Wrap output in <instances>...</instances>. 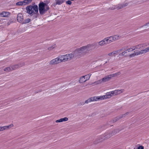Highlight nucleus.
Wrapping results in <instances>:
<instances>
[{"instance_id":"nucleus-6","label":"nucleus","mask_w":149,"mask_h":149,"mask_svg":"<svg viewBox=\"0 0 149 149\" xmlns=\"http://www.w3.org/2000/svg\"><path fill=\"white\" fill-rule=\"evenodd\" d=\"M129 113V112H126V113H125L124 114H123L121 115H120V116H118L116 117L115 118H114L113 120H111L110 121L109 123H108L107 124V125H109V123H114L115 122H116L117 120H118L120 119L125 116L127 115H128Z\"/></svg>"},{"instance_id":"nucleus-20","label":"nucleus","mask_w":149,"mask_h":149,"mask_svg":"<svg viewBox=\"0 0 149 149\" xmlns=\"http://www.w3.org/2000/svg\"><path fill=\"white\" fill-rule=\"evenodd\" d=\"M4 71L6 72H8L12 71L10 66V67H7L4 69Z\"/></svg>"},{"instance_id":"nucleus-3","label":"nucleus","mask_w":149,"mask_h":149,"mask_svg":"<svg viewBox=\"0 0 149 149\" xmlns=\"http://www.w3.org/2000/svg\"><path fill=\"white\" fill-rule=\"evenodd\" d=\"M27 10L26 13L28 14H31L33 13H36L38 14V7L37 5H35L33 6L29 5L26 8Z\"/></svg>"},{"instance_id":"nucleus-4","label":"nucleus","mask_w":149,"mask_h":149,"mask_svg":"<svg viewBox=\"0 0 149 149\" xmlns=\"http://www.w3.org/2000/svg\"><path fill=\"white\" fill-rule=\"evenodd\" d=\"M60 58L63 61H66L70 60L74 56L73 53H71L68 54L61 55L59 56Z\"/></svg>"},{"instance_id":"nucleus-22","label":"nucleus","mask_w":149,"mask_h":149,"mask_svg":"<svg viewBox=\"0 0 149 149\" xmlns=\"http://www.w3.org/2000/svg\"><path fill=\"white\" fill-rule=\"evenodd\" d=\"M120 131V130H119V129H116V130H114L111 132L113 135H114L118 133Z\"/></svg>"},{"instance_id":"nucleus-36","label":"nucleus","mask_w":149,"mask_h":149,"mask_svg":"<svg viewBox=\"0 0 149 149\" xmlns=\"http://www.w3.org/2000/svg\"><path fill=\"white\" fill-rule=\"evenodd\" d=\"M17 6H22V1H20L17 2L16 3Z\"/></svg>"},{"instance_id":"nucleus-40","label":"nucleus","mask_w":149,"mask_h":149,"mask_svg":"<svg viewBox=\"0 0 149 149\" xmlns=\"http://www.w3.org/2000/svg\"><path fill=\"white\" fill-rule=\"evenodd\" d=\"M58 2V1L57 0H56V3H53L52 4V6L55 7V6L56 5H58V4H57V2Z\"/></svg>"},{"instance_id":"nucleus-50","label":"nucleus","mask_w":149,"mask_h":149,"mask_svg":"<svg viewBox=\"0 0 149 149\" xmlns=\"http://www.w3.org/2000/svg\"><path fill=\"white\" fill-rule=\"evenodd\" d=\"M4 130V129L3 127H0V131H2Z\"/></svg>"},{"instance_id":"nucleus-33","label":"nucleus","mask_w":149,"mask_h":149,"mask_svg":"<svg viewBox=\"0 0 149 149\" xmlns=\"http://www.w3.org/2000/svg\"><path fill=\"white\" fill-rule=\"evenodd\" d=\"M122 49H120V50H118L117 51H114V52H112V53H113V55H114L115 54H116L117 53H119L120 52V51L122 50Z\"/></svg>"},{"instance_id":"nucleus-39","label":"nucleus","mask_w":149,"mask_h":149,"mask_svg":"<svg viewBox=\"0 0 149 149\" xmlns=\"http://www.w3.org/2000/svg\"><path fill=\"white\" fill-rule=\"evenodd\" d=\"M135 56V54L134 53L130 54L129 56L130 58H131L132 57H134Z\"/></svg>"},{"instance_id":"nucleus-41","label":"nucleus","mask_w":149,"mask_h":149,"mask_svg":"<svg viewBox=\"0 0 149 149\" xmlns=\"http://www.w3.org/2000/svg\"><path fill=\"white\" fill-rule=\"evenodd\" d=\"M137 149H144V147L142 146H139Z\"/></svg>"},{"instance_id":"nucleus-2","label":"nucleus","mask_w":149,"mask_h":149,"mask_svg":"<svg viewBox=\"0 0 149 149\" xmlns=\"http://www.w3.org/2000/svg\"><path fill=\"white\" fill-rule=\"evenodd\" d=\"M83 47V46L81 47L77 48L73 52L75 58H79L86 54V52Z\"/></svg>"},{"instance_id":"nucleus-43","label":"nucleus","mask_w":149,"mask_h":149,"mask_svg":"<svg viewBox=\"0 0 149 149\" xmlns=\"http://www.w3.org/2000/svg\"><path fill=\"white\" fill-rule=\"evenodd\" d=\"M134 52L135 53V56H137L138 55H140V52H135V51Z\"/></svg>"},{"instance_id":"nucleus-30","label":"nucleus","mask_w":149,"mask_h":149,"mask_svg":"<svg viewBox=\"0 0 149 149\" xmlns=\"http://www.w3.org/2000/svg\"><path fill=\"white\" fill-rule=\"evenodd\" d=\"M142 47H143V45L140 44L136 45L135 47V48L136 49H141Z\"/></svg>"},{"instance_id":"nucleus-15","label":"nucleus","mask_w":149,"mask_h":149,"mask_svg":"<svg viewBox=\"0 0 149 149\" xmlns=\"http://www.w3.org/2000/svg\"><path fill=\"white\" fill-rule=\"evenodd\" d=\"M128 5V4L127 3H125L123 4H118L117 7V8L118 9H120L126 7Z\"/></svg>"},{"instance_id":"nucleus-32","label":"nucleus","mask_w":149,"mask_h":149,"mask_svg":"<svg viewBox=\"0 0 149 149\" xmlns=\"http://www.w3.org/2000/svg\"><path fill=\"white\" fill-rule=\"evenodd\" d=\"M109 38L108 37H107L104 38L103 40H104V42H105V45H107L108 44V41Z\"/></svg>"},{"instance_id":"nucleus-52","label":"nucleus","mask_w":149,"mask_h":149,"mask_svg":"<svg viewBox=\"0 0 149 149\" xmlns=\"http://www.w3.org/2000/svg\"><path fill=\"white\" fill-rule=\"evenodd\" d=\"M111 42H112V41L110 40L109 39L108 41V44L110 43Z\"/></svg>"},{"instance_id":"nucleus-13","label":"nucleus","mask_w":149,"mask_h":149,"mask_svg":"<svg viewBox=\"0 0 149 149\" xmlns=\"http://www.w3.org/2000/svg\"><path fill=\"white\" fill-rule=\"evenodd\" d=\"M9 14V13L8 12H3L0 14V16L1 17H7Z\"/></svg>"},{"instance_id":"nucleus-29","label":"nucleus","mask_w":149,"mask_h":149,"mask_svg":"<svg viewBox=\"0 0 149 149\" xmlns=\"http://www.w3.org/2000/svg\"><path fill=\"white\" fill-rule=\"evenodd\" d=\"M13 126V124L10 125L8 126H3V128L4 129V130H6V129H9L11 127Z\"/></svg>"},{"instance_id":"nucleus-9","label":"nucleus","mask_w":149,"mask_h":149,"mask_svg":"<svg viewBox=\"0 0 149 149\" xmlns=\"http://www.w3.org/2000/svg\"><path fill=\"white\" fill-rule=\"evenodd\" d=\"M23 16L22 13H19L17 17V21L22 24V22L23 21Z\"/></svg>"},{"instance_id":"nucleus-26","label":"nucleus","mask_w":149,"mask_h":149,"mask_svg":"<svg viewBox=\"0 0 149 149\" xmlns=\"http://www.w3.org/2000/svg\"><path fill=\"white\" fill-rule=\"evenodd\" d=\"M58 2L57 3L58 4V5H60L63 3L66 0H57Z\"/></svg>"},{"instance_id":"nucleus-46","label":"nucleus","mask_w":149,"mask_h":149,"mask_svg":"<svg viewBox=\"0 0 149 149\" xmlns=\"http://www.w3.org/2000/svg\"><path fill=\"white\" fill-rule=\"evenodd\" d=\"M124 50H125V51H124V52L125 53V54L126 53H127L128 52V50L127 49H125L124 48H123Z\"/></svg>"},{"instance_id":"nucleus-58","label":"nucleus","mask_w":149,"mask_h":149,"mask_svg":"<svg viewBox=\"0 0 149 149\" xmlns=\"http://www.w3.org/2000/svg\"><path fill=\"white\" fill-rule=\"evenodd\" d=\"M43 3H46V0H45L43 2Z\"/></svg>"},{"instance_id":"nucleus-23","label":"nucleus","mask_w":149,"mask_h":149,"mask_svg":"<svg viewBox=\"0 0 149 149\" xmlns=\"http://www.w3.org/2000/svg\"><path fill=\"white\" fill-rule=\"evenodd\" d=\"M100 100H102L104 99L109 98L108 97H107V95L106 94L103 96H100Z\"/></svg>"},{"instance_id":"nucleus-54","label":"nucleus","mask_w":149,"mask_h":149,"mask_svg":"<svg viewBox=\"0 0 149 149\" xmlns=\"http://www.w3.org/2000/svg\"><path fill=\"white\" fill-rule=\"evenodd\" d=\"M148 24H149V22H148L146 24H144L143 26H146L147 25H148Z\"/></svg>"},{"instance_id":"nucleus-28","label":"nucleus","mask_w":149,"mask_h":149,"mask_svg":"<svg viewBox=\"0 0 149 149\" xmlns=\"http://www.w3.org/2000/svg\"><path fill=\"white\" fill-rule=\"evenodd\" d=\"M143 51L144 52V53L145 54V53H146L148 52H149V46L146 48L144 49H143Z\"/></svg>"},{"instance_id":"nucleus-45","label":"nucleus","mask_w":149,"mask_h":149,"mask_svg":"<svg viewBox=\"0 0 149 149\" xmlns=\"http://www.w3.org/2000/svg\"><path fill=\"white\" fill-rule=\"evenodd\" d=\"M125 53L124 52H123L121 53V55L122 56H127V55H125Z\"/></svg>"},{"instance_id":"nucleus-18","label":"nucleus","mask_w":149,"mask_h":149,"mask_svg":"<svg viewBox=\"0 0 149 149\" xmlns=\"http://www.w3.org/2000/svg\"><path fill=\"white\" fill-rule=\"evenodd\" d=\"M120 91V90H118L111 91L113 96V95H116L119 94L120 93H119L118 92Z\"/></svg>"},{"instance_id":"nucleus-59","label":"nucleus","mask_w":149,"mask_h":149,"mask_svg":"<svg viewBox=\"0 0 149 149\" xmlns=\"http://www.w3.org/2000/svg\"><path fill=\"white\" fill-rule=\"evenodd\" d=\"M134 48H135L134 47H133V49H134Z\"/></svg>"},{"instance_id":"nucleus-19","label":"nucleus","mask_w":149,"mask_h":149,"mask_svg":"<svg viewBox=\"0 0 149 149\" xmlns=\"http://www.w3.org/2000/svg\"><path fill=\"white\" fill-rule=\"evenodd\" d=\"M31 15V16H33L34 18H36L39 15V13H38V14L34 12L32 14H30Z\"/></svg>"},{"instance_id":"nucleus-57","label":"nucleus","mask_w":149,"mask_h":149,"mask_svg":"<svg viewBox=\"0 0 149 149\" xmlns=\"http://www.w3.org/2000/svg\"><path fill=\"white\" fill-rule=\"evenodd\" d=\"M143 26H143H143H141L140 27V28H142V27H143Z\"/></svg>"},{"instance_id":"nucleus-8","label":"nucleus","mask_w":149,"mask_h":149,"mask_svg":"<svg viewBox=\"0 0 149 149\" xmlns=\"http://www.w3.org/2000/svg\"><path fill=\"white\" fill-rule=\"evenodd\" d=\"M89 79V77L88 78L87 76L86 75L80 77L79 80V82L80 83H82L83 82H86L87 80H88Z\"/></svg>"},{"instance_id":"nucleus-48","label":"nucleus","mask_w":149,"mask_h":149,"mask_svg":"<svg viewBox=\"0 0 149 149\" xmlns=\"http://www.w3.org/2000/svg\"><path fill=\"white\" fill-rule=\"evenodd\" d=\"M13 21H11V22H8L7 23V25L8 26L10 24H11V23H13Z\"/></svg>"},{"instance_id":"nucleus-31","label":"nucleus","mask_w":149,"mask_h":149,"mask_svg":"<svg viewBox=\"0 0 149 149\" xmlns=\"http://www.w3.org/2000/svg\"><path fill=\"white\" fill-rule=\"evenodd\" d=\"M56 47L55 44L51 46V47H48V49L49 50H51L54 49Z\"/></svg>"},{"instance_id":"nucleus-47","label":"nucleus","mask_w":149,"mask_h":149,"mask_svg":"<svg viewBox=\"0 0 149 149\" xmlns=\"http://www.w3.org/2000/svg\"><path fill=\"white\" fill-rule=\"evenodd\" d=\"M139 52H140V54H144V52L143 51V50H141Z\"/></svg>"},{"instance_id":"nucleus-17","label":"nucleus","mask_w":149,"mask_h":149,"mask_svg":"<svg viewBox=\"0 0 149 149\" xmlns=\"http://www.w3.org/2000/svg\"><path fill=\"white\" fill-rule=\"evenodd\" d=\"M91 98L92 100V101H97L98 100H100V96L97 97L94 96L91 97Z\"/></svg>"},{"instance_id":"nucleus-5","label":"nucleus","mask_w":149,"mask_h":149,"mask_svg":"<svg viewBox=\"0 0 149 149\" xmlns=\"http://www.w3.org/2000/svg\"><path fill=\"white\" fill-rule=\"evenodd\" d=\"M85 50L89 51L90 50H92L97 48V43H94L91 44H88L86 46H83Z\"/></svg>"},{"instance_id":"nucleus-12","label":"nucleus","mask_w":149,"mask_h":149,"mask_svg":"<svg viewBox=\"0 0 149 149\" xmlns=\"http://www.w3.org/2000/svg\"><path fill=\"white\" fill-rule=\"evenodd\" d=\"M119 36L118 35L108 37L109 39L112 41V42L118 39Z\"/></svg>"},{"instance_id":"nucleus-55","label":"nucleus","mask_w":149,"mask_h":149,"mask_svg":"<svg viewBox=\"0 0 149 149\" xmlns=\"http://www.w3.org/2000/svg\"><path fill=\"white\" fill-rule=\"evenodd\" d=\"M86 75L87 76V77L88 78H89H89H90V76L91 75V74H88L87 75Z\"/></svg>"},{"instance_id":"nucleus-42","label":"nucleus","mask_w":149,"mask_h":149,"mask_svg":"<svg viewBox=\"0 0 149 149\" xmlns=\"http://www.w3.org/2000/svg\"><path fill=\"white\" fill-rule=\"evenodd\" d=\"M128 50V52H130V51H132L133 50L135 49V48L133 49L132 48H130L128 49H127Z\"/></svg>"},{"instance_id":"nucleus-49","label":"nucleus","mask_w":149,"mask_h":149,"mask_svg":"<svg viewBox=\"0 0 149 149\" xmlns=\"http://www.w3.org/2000/svg\"><path fill=\"white\" fill-rule=\"evenodd\" d=\"M13 21H11V22H8L7 23V25L8 26L10 24H11V23H13Z\"/></svg>"},{"instance_id":"nucleus-27","label":"nucleus","mask_w":149,"mask_h":149,"mask_svg":"<svg viewBox=\"0 0 149 149\" xmlns=\"http://www.w3.org/2000/svg\"><path fill=\"white\" fill-rule=\"evenodd\" d=\"M106 94L109 98H110L113 96L111 91L107 93Z\"/></svg>"},{"instance_id":"nucleus-56","label":"nucleus","mask_w":149,"mask_h":149,"mask_svg":"<svg viewBox=\"0 0 149 149\" xmlns=\"http://www.w3.org/2000/svg\"><path fill=\"white\" fill-rule=\"evenodd\" d=\"M13 19H14V20L15 19V18H13V17H12V19H11L9 21V22H11V21H13L14 20H13Z\"/></svg>"},{"instance_id":"nucleus-35","label":"nucleus","mask_w":149,"mask_h":149,"mask_svg":"<svg viewBox=\"0 0 149 149\" xmlns=\"http://www.w3.org/2000/svg\"><path fill=\"white\" fill-rule=\"evenodd\" d=\"M92 101V100L91 99V98H90L88 99L87 100L85 101V103H88Z\"/></svg>"},{"instance_id":"nucleus-21","label":"nucleus","mask_w":149,"mask_h":149,"mask_svg":"<svg viewBox=\"0 0 149 149\" xmlns=\"http://www.w3.org/2000/svg\"><path fill=\"white\" fill-rule=\"evenodd\" d=\"M31 21V19L29 18H27L24 19L22 22V24H25L29 23Z\"/></svg>"},{"instance_id":"nucleus-11","label":"nucleus","mask_w":149,"mask_h":149,"mask_svg":"<svg viewBox=\"0 0 149 149\" xmlns=\"http://www.w3.org/2000/svg\"><path fill=\"white\" fill-rule=\"evenodd\" d=\"M111 78V77L110 75L107 76L104 78H103L102 80V81L104 82H106L110 80Z\"/></svg>"},{"instance_id":"nucleus-51","label":"nucleus","mask_w":149,"mask_h":149,"mask_svg":"<svg viewBox=\"0 0 149 149\" xmlns=\"http://www.w3.org/2000/svg\"><path fill=\"white\" fill-rule=\"evenodd\" d=\"M101 80H99L97 82V83L96 84H100L101 82Z\"/></svg>"},{"instance_id":"nucleus-44","label":"nucleus","mask_w":149,"mask_h":149,"mask_svg":"<svg viewBox=\"0 0 149 149\" xmlns=\"http://www.w3.org/2000/svg\"><path fill=\"white\" fill-rule=\"evenodd\" d=\"M22 5H26V2H25V0H24L23 1H22Z\"/></svg>"},{"instance_id":"nucleus-37","label":"nucleus","mask_w":149,"mask_h":149,"mask_svg":"<svg viewBox=\"0 0 149 149\" xmlns=\"http://www.w3.org/2000/svg\"><path fill=\"white\" fill-rule=\"evenodd\" d=\"M66 3L67 4L70 5L72 4V2L71 1L68 0L66 2Z\"/></svg>"},{"instance_id":"nucleus-7","label":"nucleus","mask_w":149,"mask_h":149,"mask_svg":"<svg viewBox=\"0 0 149 149\" xmlns=\"http://www.w3.org/2000/svg\"><path fill=\"white\" fill-rule=\"evenodd\" d=\"M25 65L24 62L20 63L17 64L11 65L10 67L12 70H15L18 68H20Z\"/></svg>"},{"instance_id":"nucleus-34","label":"nucleus","mask_w":149,"mask_h":149,"mask_svg":"<svg viewBox=\"0 0 149 149\" xmlns=\"http://www.w3.org/2000/svg\"><path fill=\"white\" fill-rule=\"evenodd\" d=\"M25 1L26 5L29 4L32 1V0H25Z\"/></svg>"},{"instance_id":"nucleus-1","label":"nucleus","mask_w":149,"mask_h":149,"mask_svg":"<svg viewBox=\"0 0 149 149\" xmlns=\"http://www.w3.org/2000/svg\"><path fill=\"white\" fill-rule=\"evenodd\" d=\"M46 2L44 3L43 1H41L38 4L39 13L41 15H43L49 10L50 8L48 4L50 3V1L46 0Z\"/></svg>"},{"instance_id":"nucleus-16","label":"nucleus","mask_w":149,"mask_h":149,"mask_svg":"<svg viewBox=\"0 0 149 149\" xmlns=\"http://www.w3.org/2000/svg\"><path fill=\"white\" fill-rule=\"evenodd\" d=\"M59 58H57L55 59H53L55 64L63 62L61 59L60 58L59 56Z\"/></svg>"},{"instance_id":"nucleus-25","label":"nucleus","mask_w":149,"mask_h":149,"mask_svg":"<svg viewBox=\"0 0 149 149\" xmlns=\"http://www.w3.org/2000/svg\"><path fill=\"white\" fill-rule=\"evenodd\" d=\"M98 43L99 45L100 46H102L104 45H106L104 42V40H102L100 41Z\"/></svg>"},{"instance_id":"nucleus-53","label":"nucleus","mask_w":149,"mask_h":149,"mask_svg":"<svg viewBox=\"0 0 149 149\" xmlns=\"http://www.w3.org/2000/svg\"><path fill=\"white\" fill-rule=\"evenodd\" d=\"M112 55H113V53H112V52L108 54V55L110 56H111Z\"/></svg>"},{"instance_id":"nucleus-14","label":"nucleus","mask_w":149,"mask_h":149,"mask_svg":"<svg viewBox=\"0 0 149 149\" xmlns=\"http://www.w3.org/2000/svg\"><path fill=\"white\" fill-rule=\"evenodd\" d=\"M68 118L67 117H64L60 119L59 120H57L56 121V123H60L63 121H66L68 120Z\"/></svg>"},{"instance_id":"nucleus-10","label":"nucleus","mask_w":149,"mask_h":149,"mask_svg":"<svg viewBox=\"0 0 149 149\" xmlns=\"http://www.w3.org/2000/svg\"><path fill=\"white\" fill-rule=\"evenodd\" d=\"M113 135L112 134L111 132H108L105 134L104 136V139H109Z\"/></svg>"},{"instance_id":"nucleus-24","label":"nucleus","mask_w":149,"mask_h":149,"mask_svg":"<svg viewBox=\"0 0 149 149\" xmlns=\"http://www.w3.org/2000/svg\"><path fill=\"white\" fill-rule=\"evenodd\" d=\"M120 72H118L114 74H110V76L112 78V77H116L118 75H119L120 74Z\"/></svg>"},{"instance_id":"nucleus-38","label":"nucleus","mask_w":149,"mask_h":149,"mask_svg":"<svg viewBox=\"0 0 149 149\" xmlns=\"http://www.w3.org/2000/svg\"><path fill=\"white\" fill-rule=\"evenodd\" d=\"M50 65H54L55 64V62L54 60V59H53L51 61L50 63Z\"/></svg>"}]
</instances>
